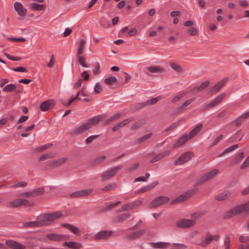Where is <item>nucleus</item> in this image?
<instances>
[{
    "label": "nucleus",
    "mask_w": 249,
    "mask_h": 249,
    "mask_svg": "<svg viewBox=\"0 0 249 249\" xmlns=\"http://www.w3.org/2000/svg\"><path fill=\"white\" fill-rule=\"evenodd\" d=\"M103 115H98L91 118L89 119L85 123L73 129L71 131V134L72 135L80 134L87 130H88L93 126L97 124L100 121L103 119Z\"/></svg>",
    "instance_id": "obj_1"
},
{
    "label": "nucleus",
    "mask_w": 249,
    "mask_h": 249,
    "mask_svg": "<svg viewBox=\"0 0 249 249\" xmlns=\"http://www.w3.org/2000/svg\"><path fill=\"white\" fill-rule=\"evenodd\" d=\"M243 212L249 213V200L244 204L237 205L231 209L226 212L225 215L227 218H231Z\"/></svg>",
    "instance_id": "obj_2"
},
{
    "label": "nucleus",
    "mask_w": 249,
    "mask_h": 249,
    "mask_svg": "<svg viewBox=\"0 0 249 249\" xmlns=\"http://www.w3.org/2000/svg\"><path fill=\"white\" fill-rule=\"evenodd\" d=\"M220 235L218 234H212L210 232L206 233L205 239L199 243V245L205 247L210 245L212 242H217L220 239Z\"/></svg>",
    "instance_id": "obj_3"
},
{
    "label": "nucleus",
    "mask_w": 249,
    "mask_h": 249,
    "mask_svg": "<svg viewBox=\"0 0 249 249\" xmlns=\"http://www.w3.org/2000/svg\"><path fill=\"white\" fill-rule=\"evenodd\" d=\"M34 204L25 199L18 198L9 202L8 207L10 208H18L21 206H32Z\"/></svg>",
    "instance_id": "obj_4"
},
{
    "label": "nucleus",
    "mask_w": 249,
    "mask_h": 249,
    "mask_svg": "<svg viewBox=\"0 0 249 249\" xmlns=\"http://www.w3.org/2000/svg\"><path fill=\"white\" fill-rule=\"evenodd\" d=\"M122 168V166L120 165L114 167L110 169L109 170L105 172L101 175L102 180L105 181L113 177Z\"/></svg>",
    "instance_id": "obj_5"
},
{
    "label": "nucleus",
    "mask_w": 249,
    "mask_h": 249,
    "mask_svg": "<svg viewBox=\"0 0 249 249\" xmlns=\"http://www.w3.org/2000/svg\"><path fill=\"white\" fill-rule=\"evenodd\" d=\"M62 216V213L59 212L47 213L41 216L43 223L45 224V226L49 224V222L53 221Z\"/></svg>",
    "instance_id": "obj_6"
},
{
    "label": "nucleus",
    "mask_w": 249,
    "mask_h": 249,
    "mask_svg": "<svg viewBox=\"0 0 249 249\" xmlns=\"http://www.w3.org/2000/svg\"><path fill=\"white\" fill-rule=\"evenodd\" d=\"M194 156V154L193 152H185L174 161V164L175 165L183 164L190 160Z\"/></svg>",
    "instance_id": "obj_7"
},
{
    "label": "nucleus",
    "mask_w": 249,
    "mask_h": 249,
    "mask_svg": "<svg viewBox=\"0 0 249 249\" xmlns=\"http://www.w3.org/2000/svg\"><path fill=\"white\" fill-rule=\"evenodd\" d=\"M219 172L218 170L215 169L207 172L200 177L196 182L197 185L201 184L207 181L212 179L215 177Z\"/></svg>",
    "instance_id": "obj_8"
},
{
    "label": "nucleus",
    "mask_w": 249,
    "mask_h": 249,
    "mask_svg": "<svg viewBox=\"0 0 249 249\" xmlns=\"http://www.w3.org/2000/svg\"><path fill=\"white\" fill-rule=\"evenodd\" d=\"M177 227L180 229H188L193 227L195 225L194 220L188 219H181L176 222Z\"/></svg>",
    "instance_id": "obj_9"
},
{
    "label": "nucleus",
    "mask_w": 249,
    "mask_h": 249,
    "mask_svg": "<svg viewBox=\"0 0 249 249\" xmlns=\"http://www.w3.org/2000/svg\"><path fill=\"white\" fill-rule=\"evenodd\" d=\"M225 96L226 94L225 93H222L221 94H219L216 98H215L212 102L206 105L205 107L202 109V111H204L209 110V109L216 106L222 101Z\"/></svg>",
    "instance_id": "obj_10"
},
{
    "label": "nucleus",
    "mask_w": 249,
    "mask_h": 249,
    "mask_svg": "<svg viewBox=\"0 0 249 249\" xmlns=\"http://www.w3.org/2000/svg\"><path fill=\"white\" fill-rule=\"evenodd\" d=\"M169 200V198L165 196H160L154 199L150 204L151 208H155L163 205Z\"/></svg>",
    "instance_id": "obj_11"
},
{
    "label": "nucleus",
    "mask_w": 249,
    "mask_h": 249,
    "mask_svg": "<svg viewBox=\"0 0 249 249\" xmlns=\"http://www.w3.org/2000/svg\"><path fill=\"white\" fill-rule=\"evenodd\" d=\"M46 238L53 241H62L69 239V237L67 235L55 233H47L46 234Z\"/></svg>",
    "instance_id": "obj_12"
},
{
    "label": "nucleus",
    "mask_w": 249,
    "mask_h": 249,
    "mask_svg": "<svg viewBox=\"0 0 249 249\" xmlns=\"http://www.w3.org/2000/svg\"><path fill=\"white\" fill-rule=\"evenodd\" d=\"M194 194V191L191 190L189 191L184 194L181 195L178 198L175 199L174 200H173L171 202V204H175L180 203L188 198H189L191 196H192Z\"/></svg>",
    "instance_id": "obj_13"
},
{
    "label": "nucleus",
    "mask_w": 249,
    "mask_h": 249,
    "mask_svg": "<svg viewBox=\"0 0 249 249\" xmlns=\"http://www.w3.org/2000/svg\"><path fill=\"white\" fill-rule=\"evenodd\" d=\"M6 246L11 249H26V246L16 241L8 240L5 242Z\"/></svg>",
    "instance_id": "obj_14"
},
{
    "label": "nucleus",
    "mask_w": 249,
    "mask_h": 249,
    "mask_svg": "<svg viewBox=\"0 0 249 249\" xmlns=\"http://www.w3.org/2000/svg\"><path fill=\"white\" fill-rule=\"evenodd\" d=\"M55 106V102L53 100H48L43 102L40 105V109L42 111H46L53 108Z\"/></svg>",
    "instance_id": "obj_15"
},
{
    "label": "nucleus",
    "mask_w": 249,
    "mask_h": 249,
    "mask_svg": "<svg viewBox=\"0 0 249 249\" xmlns=\"http://www.w3.org/2000/svg\"><path fill=\"white\" fill-rule=\"evenodd\" d=\"M93 191V188H89L83 190L78 191L70 194L71 197H78L80 196H84L89 195Z\"/></svg>",
    "instance_id": "obj_16"
},
{
    "label": "nucleus",
    "mask_w": 249,
    "mask_h": 249,
    "mask_svg": "<svg viewBox=\"0 0 249 249\" xmlns=\"http://www.w3.org/2000/svg\"><path fill=\"white\" fill-rule=\"evenodd\" d=\"M189 139V137L188 134H185L182 135L179 139L176 141L173 145L174 149L178 148L186 143L187 141Z\"/></svg>",
    "instance_id": "obj_17"
},
{
    "label": "nucleus",
    "mask_w": 249,
    "mask_h": 249,
    "mask_svg": "<svg viewBox=\"0 0 249 249\" xmlns=\"http://www.w3.org/2000/svg\"><path fill=\"white\" fill-rule=\"evenodd\" d=\"M23 226L25 227H40L45 226V224L43 223L42 219L41 217H40V218L37 221L24 223Z\"/></svg>",
    "instance_id": "obj_18"
},
{
    "label": "nucleus",
    "mask_w": 249,
    "mask_h": 249,
    "mask_svg": "<svg viewBox=\"0 0 249 249\" xmlns=\"http://www.w3.org/2000/svg\"><path fill=\"white\" fill-rule=\"evenodd\" d=\"M14 8L18 15L21 17L25 16L26 14L27 9L24 8L22 4L19 2L14 3Z\"/></svg>",
    "instance_id": "obj_19"
},
{
    "label": "nucleus",
    "mask_w": 249,
    "mask_h": 249,
    "mask_svg": "<svg viewBox=\"0 0 249 249\" xmlns=\"http://www.w3.org/2000/svg\"><path fill=\"white\" fill-rule=\"evenodd\" d=\"M170 153H171V151L169 150L163 151V152L157 154L154 158H153L151 160L150 162L154 163V162H157V161L161 160L162 158L168 156L170 155Z\"/></svg>",
    "instance_id": "obj_20"
},
{
    "label": "nucleus",
    "mask_w": 249,
    "mask_h": 249,
    "mask_svg": "<svg viewBox=\"0 0 249 249\" xmlns=\"http://www.w3.org/2000/svg\"><path fill=\"white\" fill-rule=\"evenodd\" d=\"M112 231H102L97 233L95 237V240H100L106 239L110 236L112 234Z\"/></svg>",
    "instance_id": "obj_21"
},
{
    "label": "nucleus",
    "mask_w": 249,
    "mask_h": 249,
    "mask_svg": "<svg viewBox=\"0 0 249 249\" xmlns=\"http://www.w3.org/2000/svg\"><path fill=\"white\" fill-rule=\"evenodd\" d=\"M227 81V80L224 79L218 82L215 86H214L211 89V92L212 94H214L218 92L225 85Z\"/></svg>",
    "instance_id": "obj_22"
},
{
    "label": "nucleus",
    "mask_w": 249,
    "mask_h": 249,
    "mask_svg": "<svg viewBox=\"0 0 249 249\" xmlns=\"http://www.w3.org/2000/svg\"><path fill=\"white\" fill-rule=\"evenodd\" d=\"M195 99V97L190 99L183 103L182 105L178 107L175 110L176 114H178L181 112L185 107L189 106L192 102Z\"/></svg>",
    "instance_id": "obj_23"
},
{
    "label": "nucleus",
    "mask_w": 249,
    "mask_h": 249,
    "mask_svg": "<svg viewBox=\"0 0 249 249\" xmlns=\"http://www.w3.org/2000/svg\"><path fill=\"white\" fill-rule=\"evenodd\" d=\"M231 195V193L230 191H225L216 195L215 196V199L218 201L225 200L229 198Z\"/></svg>",
    "instance_id": "obj_24"
},
{
    "label": "nucleus",
    "mask_w": 249,
    "mask_h": 249,
    "mask_svg": "<svg viewBox=\"0 0 249 249\" xmlns=\"http://www.w3.org/2000/svg\"><path fill=\"white\" fill-rule=\"evenodd\" d=\"M203 124H198L188 134L189 139H193L195 136L198 134L202 128Z\"/></svg>",
    "instance_id": "obj_25"
},
{
    "label": "nucleus",
    "mask_w": 249,
    "mask_h": 249,
    "mask_svg": "<svg viewBox=\"0 0 249 249\" xmlns=\"http://www.w3.org/2000/svg\"><path fill=\"white\" fill-rule=\"evenodd\" d=\"M209 84L210 82L209 81H206L204 82H202L199 86H197L194 88L192 90L195 93L201 91L204 89L206 87H207Z\"/></svg>",
    "instance_id": "obj_26"
},
{
    "label": "nucleus",
    "mask_w": 249,
    "mask_h": 249,
    "mask_svg": "<svg viewBox=\"0 0 249 249\" xmlns=\"http://www.w3.org/2000/svg\"><path fill=\"white\" fill-rule=\"evenodd\" d=\"M63 246H67L70 248L74 249H80L82 245L81 244L73 241L70 242H65L63 244Z\"/></svg>",
    "instance_id": "obj_27"
},
{
    "label": "nucleus",
    "mask_w": 249,
    "mask_h": 249,
    "mask_svg": "<svg viewBox=\"0 0 249 249\" xmlns=\"http://www.w3.org/2000/svg\"><path fill=\"white\" fill-rule=\"evenodd\" d=\"M141 202H133L132 203H127L124 205L123 206L122 209V211H129L136 207L139 206Z\"/></svg>",
    "instance_id": "obj_28"
},
{
    "label": "nucleus",
    "mask_w": 249,
    "mask_h": 249,
    "mask_svg": "<svg viewBox=\"0 0 249 249\" xmlns=\"http://www.w3.org/2000/svg\"><path fill=\"white\" fill-rule=\"evenodd\" d=\"M161 99V96L160 95H159L155 98H153L147 101L142 103V107H144L148 105L155 104V103L159 101Z\"/></svg>",
    "instance_id": "obj_29"
},
{
    "label": "nucleus",
    "mask_w": 249,
    "mask_h": 249,
    "mask_svg": "<svg viewBox=\"0 0 249 249\" xmlns=\"http://www.w3.org/2000/svg\"><path fill=\"white\" fill-rule=\"evenodd\" d=\"M63 226L69 229L71 231L75 234L78 235L79 232V229L77 227L72 225L65 224L63 225Z\"/></svg>",
    "instance_id": "obj_30"
},
{
    "label": "nucleus",
    "mask_w": 249,
    "mask_h": 249,
    "mask_svg": "<svg viewBox=\"0 0 249 249\" xmlns=\"http://www.w3.org/2000/svg\"><path fill=\"white\" fill-rule=\"evenodd\" d=\"M147 69L151 73L162 72L164 71V69L160 66L149 67Z\"/></svg>",
    "instance_id": "obj_31"
},
{
    "label": "nucleus",
    "mask_w": 249,
    "mask_h": 249,
    "mask_svg": "<svg viewBox=\"0 0 249 249\" xmlns=\"http://www.w3.org/2000/svg\"><path fill=\"white\" fill-rule=\"evenodd\" d=\"M117 187V184L115 182H113L107 184L102 188V191L104 192H107L115 189Z\"/></svg>",
    "instance_id": "obj_32"
},
{
    "label": "nucleus",
    "mask_w": 249,
    "mask_h": 249,
    "mask_svg": "<svg viewBox=\"0 0 249 249\" xmlns=\"http://www.w3.org/2000/svg\"><path fill=\"white\" fill-rule=\"evenodd\" d=\"M68 160V159L67 158H62L59 159L53 160L51 163V165L52 166H58L64 163H65Z\"/></svg>",
    "instance_id": "obj_33"
},
{
    "label": "nucleus",
    "mask_w": 249,
    "mask_h": 249,
    "mask_svg": "<svg viewBox=\"0 0 249 249\" xmlns=\"http://www.w3.org/2000/svg\"><path fill=\"white\" fill-rule=\"evenodd\" d=\"M121 115H122L120 113H117L113 115L107 119V120L104 123V125H108L110 124L111 123L118 119Z\"/></svg>",
    "instance_id": "obj_34"
},
{
    "label": "nucleus",
    "mask_w": 249,
    "mask_h": 249,
    "mask_svg": "<svg viewBox=\"0 0 249 249\" xmlns=\"http://www.w3.org/2000/svg\"><path fill=\"white\" fill-rule=\"evenodd\" d=\"M34 236L29 237L27 238V241L26 242V244L28 247L29 248H35L37 247V245L36 243V241L35 240V239H33Z\"/></svg>",
    "instance_id": "obj_35"
},
{
    "label": "nucleus",
    "mask_w": 249,
    "mask_h": 249,
    "mask_svg": "<svg viewBox=\"0 0 249 249\" xmlns=\"http://www.w3.org/2000/svg\"><path fill=\"white\" fill-rule=\"evenodd\" d=\"M170 246V243L160 242L155 243L154 244V248L156 249H166Z\"/></svg>",
    "instance_id": "obj_36"
},
{
    "label": "nucleus",
    "mask_w": 249,
    "mask_h": 249,
    "mask_svg": "<svg viewBox=\"0 0 249 249\" xmlns=\"http://www.w3.org/2000/svg\"><path fill=\"white\" fill-rule=\"evenodd\" d=\"M86 41L84 39H81L78 43V48L77 51V54H82L84 52V47Z\"/></svg>",
    "instance_id": "obj_37"
},
{
    "label": "nucleus",
    "mask_w": 249,
    "mask_h": 249,
    "mask_svg": "<svg viewBox=\"0 0 249 249\" xmlns=\"http://www.w3.org/2000/svg\"><path fill=\"white\" fill-rule=\"evenodd\" d=\"M170 66L173 70L177 72H182L184 71L178 64L176 63L171 62L170 64Z\"/></svg>",
    "instance_id": "obj_38"
},
{
    "label": "nucleus",
    "mask_w": 249,
    "mask_h": 249,
    "mask_svg": "<svg viewBox=\"0 0 249 249\" xmlns=\"http://www.w3.org/2000/svg\"><path fill=\"white\" fill-rule=\"evenodd\" d=\"M77 60L80 65L84 68H87L88 66L85 63V58L82 54H77Z\"/></svg>",
    "instance_id": "obj_39"
},
{
    "label": "nucleus",
    "mask_w": 249,
    "mask_h": 249,
    "mask_svg": "<svg viewBox=\"0 0 249 249\" xmlns=\"http://www.w3.org/2000/svg\"><path fill=\"white\" fill-rule=\"evenodd\" d=\"M158 181H155L153 183H152L151 185L145 186L142 188H141L139 191L141 193H144L147 191H150L151 189L155 187L157 185H158Z\"/></svg>",
    "instance_id": "obj_40"
},
{
    "label": "nucleus",
    "mask_w": 249,
    "mask_h": 249,
    "mask_svg": "<svg viewBox=\"0 0 249 249\" xmlns=\"http://www.w3.org/2000/svg\"><path fill=\"white\" fill-rule=\"evenodd\" d=\"M44 5L42 4H36L35 3H32L29 5V7L34 10L41 11L44 8Z\"/></svg>",
    "instance_id": "obj_41"
},
{
    "label": "nucleus",
    "mask_w": 249,
    "mask_h": 249,
    "mask_svg": "<svg viewBox=\"0 0 249 249\" xmlns=\"http://www.w3.org/2000/svg\"><path fill=\"white\" fill-rule=\"evenodd\" d=\"M152 135L153 134L152 133H149L142 136V137L137 139V143H140L146 141L148 139H149L152 136Z\"/></svg>",
    "instance_id": "obj_42"
},
{
    "label": "nucleus",
    "mask_w": 249,
    "mask_h": 249,
    "mask_svg": "<svg viewBox=\"0 0 249 249\" xmlns=\"http://www.w3.org/2000/svg\"><path fill=\"white\" fill-rule=\"evenodd\" d=\"M16 86L15 84H10L6 85L2 89V90L4 92H12L16 90Z\"/></svg>",
    "instance_id": "obj_43"
},
{
    "label": "nucleus",
    "mask_w": 249,
    "mask_h": 249,
    "mask_svg": "<svg viewBox=\"0 0 249 249\" xmlns=\"http://www.w3.org/2000/svg\"><path fill=\"white\" fill-rule=\"evenodd\" d=\"M145 123L144 121L143 120H139L137 122H136L135 123H134L133 125L131 126V130H135L136 129H138L139 128L141 127L142 126H143L144 124Z\"/></svg>",
    "instance_id": "obj_44"
},
{
    "label": "nucleus",
    "mask_w": 249,
    "mask_h": 249,
    "mask_svg": "<svg viewBox=\"0 0 249 249\" xmlns=\"http://www.w3.org/2000/svg\"><path fill=\"white\" fill-rule=\"evenodd\" d=\"M238 147V145L237 144H234V145L226 148L218 157H222L224 154L232 151L233 150H234L235 148H237Z\"/></svg>",
    "instance_id": "obj_45"
},
{
    "label": "nucleus",
    "mask_w": 249,
    "mask_h": 249,
    "mask_svg": "<svg viewBox=\"0 0 249 249\" xmlns=\"http://www.w3.org/2000/svg\"><path fill=\"white\" fill-rule=\"evenodd\" d=\"M117 81V78L115 77L111 76L108 78H107L105 79L104 82L107 85H111L115 83H116Z\"/></svg>",
    "instance_id": "obj_46"
},
{
    "label": "nucleus",
    "mask_w": 249,
    "mask_h": 249,
    "mask_svg": "<svg viewBox=\"0 0 249 249\" xmlns=\"http://www.w3.org/2000/svg\"><path fill=\"white\" fill-rule=\"evenodd\" d=\"M55 154L53 153H47L42 155L39 159V160L43 161L49 159L53 158L54 157Z\"/></svg>",
    "instance_id": "obj_47"
},
{
    "label": "nucleus",
    "mask_w": 249,
    "mask_h": 249,
    "mask_svg": "<svg viewBox=\"0 0 249 249\" xmlns=\"http://www.w3.org/2000/svg\"><path fill=\"white\" fill-rule=\"evenodd\" d=\"M230 237L228 234H226L224 238V248L225 249H230Z\"/></svg>",
    "instance_id": "obj_48"
},
{
    "label": "nucleus",
    "mask_w": 249,
    "mask_h": 249,
    "mask_svg": "<svg viewBox=\"0 0 249 249\" xmlns=\"http://www.w3.org/2000/svg\"><path fill=\"white\" fill-rule=\"evenodd\" d=\"M44 191V188L40 187V188H36V189L32 190V192L33 196L35 197L36 196H39V195L42 194L43 193Z\"/></svg>",
    "instance_id": "obj_49"
},
{
    "label": "nucleus",
    "mask_w": 249,
    "mask_h": 249,
    "mask_svg": "<svg viewBox=\"0 0 249 249\" xmlns=\"http://www.w3.org/2000/svg\"><path fill=\"white\" fill-rule=\"evenodd\" d=\"M144 230H141L139 231L134 232L133 234L130 235L128 237L129 239H134L136 237L140 236L145 232Z\"/></svg>",
    "instance_id": "obj_50"
},
{
    "label": "nucleus",
    "mask_w": 249,
    "mask_h": 249,
    "mask_svg": "<svg viewBox=\"0 0 249 249\" xmlns=\"http://www.w3.org/2000/svg\"><path fill=\"white\" fill-rule=\"evenodd\" d=\"M140 164L139 162L135 163L130 167L128 168L126 171L128 173H132L139 168Z\"/></svg>",
    "instance_id": "obj_51"
},
{
    "label": "nucleus",
    "mask_w": 249,
    "mask_h": 249,
    "mask_svg": "<svg viewBox=\"0 0 249 249\" xmlns=\"http://www.w3.org/2000/svg\"><path fill=\"white\" fill-rule=\"evenodd\" d=\"M244 156V152H241L236 156V157L232 161V164H235L241 161V160L243 159Z\"/></svg>",
    "instance_id": "obj_52"
},
{
    "label": "nucleus",
    "mask_w": 249,
    "mask_h": 249,
    "mask_svg": "<svg viewBox=\"0 0 249 249\" xmlns=\"http://www.w3.org/2000/svg\"><path fill=\"white\" fill-rule=\"evenodd\" d=\"M102 90V88L99 83H97L94 87V90L93 92V94H97L100 93Z\"/></svg>",
    "instance_id": "obj_53"
},
{
    "label": "nucleus",
    "mask_w": 249,
    "mask_h": 249,
    "mask_svg": "<svg viewBox=\"0 0 249 249\" xmlns=\"http://www.w3.org/2000/svg\"><path fill=\"white\" fill-rule=\"evenodd\" d=\"M201 213L200 212H196L191 214V218L190 220H194L195 224L196 223V220L198 219L201 217Z\"/></svg>",
    "instance_id": "obj_54"
},
{
    "label": "nucleus",
    "mask_w": 249,
    "mask_h": 249,
    "mask_svg": "<svg viewBox=\"0 0 249 249\" xmlns=\"http://www.w3.org/2000/svg\"><path fill=\"white\" fill-rule=\"evenodd\" d=\"M179 124V122H177L173 123L170 126H169V127L166 128V129L165 130V131L169 132V131H170L175 129L178 125Z\"/></svg>",
    "instance_id": "obj_55"
},
{
    "label": "nucleus",
    "mask_w": 249,
    "mask_h": 249,
    "mask_svg": "<svg viewBox=\"0 0 249 249\" xmlns=\"http://www.w3.org/2000/svg\"><path fill=\"white\" fill-rule=\"evenodd\" d=\"M100 66L99 63H96V66L93 69L92 72L94 75H98L100 73Z\"/></svg>",
    "instance_id": "obj_56"
},
{
    "label": "nucleus",
    "mask_w": 249,
    "mask_h": 249,
    "mask_svg": "<svg viewBox=\"0 0 249 249\" xmlns=\"http://www.w3.org/2000/svg\"><path fill=\"white\" fill-rule=\"evenodd\" d=\"M99 135H92L90 137H88L87 139H86L85 142L86 144H89L90 143H91L94 140L97 138Z\"/></svg>",
    "instance_id": "obj_57"
},
{
    "label": "nucleus",
    "mask_w": 249,
    "mask_h": 249,
    "mask_svg": "<svg viewBox=\"0 0 249 249\" xmlns=\"http://www.w3.org/2000/svg\"><path fill=\"white\" fill-rule=\"evenodd\" d=\"M53 144L52 143H48L45 145H43L40 146V147L36 148V151L37 152H40L44 150L46 148L50 147Z\"/></svg>",
    "instance_id": "obj_58"
},
{
    "label": "nucleus",
    "mask_w": 249,
    "mask_h": 249,
    "mask_svg": "<svg viewBox=\"0 0 249 249\" xmlns=\"http://www.w3.org/2000/svg\"><path fill=\"white\" fill-rule=\"evenodd\" d=\"M249 166V156L242 163L240 166L241 169H245Z\"/></svg>",
    "instance_id": "obj_59"
},
{
    "label": "nucleus",
    "mask_w": 249,
    "mask_h": 249,
    "mask_svg": "<svg viewBox=\"0 0 249 249\" xmlns=\"http://www.w3.org/2000/svg\"><path fill=\"white\" fill-rule=\"evenodd\" d=\"M19 196L28 198L34 197L32 191L21 193L19 195Z\"/></svg>",
    "instance_id": "obj_60"
},
{
    "label": "nucleus",
    "mask_w": 249,
    "mask_h": 249,
    "mask_svg": "<svg viewBox=\"0 0 249 249\" xmlns=\"http://www.w3.org/2000/svg\"><path fill=\"white\" fill-rule=\"evenodd\" d=\"M185 95L184 93H181L180 94H178V95L175 96L172 99V102L174 103L178 101H179L181 98L183 97V96Z\"/></svg>",
    "instance_id": "obj_61"
},
{
    "label": "nucleus",
    "mask_w": 249,
    "mask_h": 249,
    "mask_svg": "<svg viewBox=\"0 0 249 249\" xmlns=\"http://www.w3.org/2000/svg\"><path fill=\"white\" fill-rule=\"evenodd\" d=\"M123 126L122 124V123L120 122L119 123L116 124L112 128V130L114 132L117 131L121 128L123 127Z\"/></svg>",
    "instance_id": "obj_62"
},
{
    "label": "nucleus",
    "mask_w": 249,
    "mask_h": 249,
    "mask_svg": "<svg viewBox=\"0 0 249 249\" xmlns=\"http://www.w3.org/2000/svg\"><path fill=\"white\" fill-rule=\"evenodd\" d=\"M223 138V135L219 136L211 144V146H213L217 144Z\"/></svg>",
    "instance_id": "obj_63"
},
{
    "label": "nucleus",
    "mask_w": 249,
    "mask_h": 249,
    "mask_svg": "<svg viewBox=\"0 0 249 249\" xmlns=\"http://www.w3.org/2000/svg\"><path fill=\"white\" fill-rule=\"evenodd\" d=\"M100 24L105 27H108L110 25L109 21H108L106 19L104 18L102 19Z\"/></svg>",
    "instance_id": "obj_64"
}]
</instances>
